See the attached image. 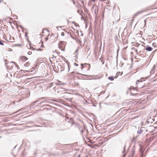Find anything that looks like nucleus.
Here are the masks:
<instances>
[{"instance_id":"29","label":"nucleus","mask_w":157,"mask_h":157,"mask_svg":"<svg viewBox=\"0 0 157 157\" xmlns=\"http://www.w3.org/2000/svg\"><path fill=\"white\" fill-rule=\"evenodd\" d=\"M53 57H54V56L53 55Z\"/></svg>"},{"instance_id":"13","label":"nucleus","mask_w":157,"mask_h":157,"mask_svg":"<svg viewBox=\"0 0 157 157\" xmlns=\"http://www.w3.org/2000/svg\"><path fill=\"white\" fill-rule=\"evenodd\" d=\"M49 35H48V36H49ZM48 37H45V40L46 41H47V40H48Z\"/></svg>"},{"instance_id":"24","label":"nucleus","mask_w":157,"mask_h":157,"mask_svg":"<svg viewBox=\"0 0 157 157\" xmlns=\"http://www.w3.org/2000/svg\"><path fill=\"white\" fill-rule=\"evenodd\" d=\"M81 36H83V34H81Z\"/></svg>"},{"instance_id":"5","label":"nucleus","mask_w":157,"mask_h":157,"mask_svg":"<svg viewBox=\"0 0 157 157\" xmlns=\"http://www.w3.org/2000/svg\"><path fill=\"white\" fill-rule=\"evenodd\" d=\"M153 48L149 46H147L145 50L148 51H152Z\"/></svg>"},{"instance_id":"23","label":"nucleus","mask_w":157,"mask_h":157,"mask_svg":"<svg viewBox=\"0 0 157 157\" xmlns=\"http://www.w3.org/2000/svg\"><path fill=\"white\" fill-rule=\"evenodd\" d=\"M141 151V152H142V154H143L144 152L143 151Z\"/></svg>"},{"instance_id":"33","label":"nucleus","mask_w":157,"mask_h":157,"mask_svg":"<svg viewBox=\"0 0 157 157\" xmlns=\"http://www.w3.org/2000/svg\"><path fill=\"white\" fill-rule=\"evenodd\" d=\"M118 74V73H117V75Z\"/></svg>"},{"instance_id":"18","label":"nucleus","mask_w":157,"mask_h":157,"mask_svg":"<svg viewBox=\"0 0 157 157\" xmlns=\"http://www.w3.org/2000/svg\"><path fill=\"white\" fill-rule=\"evenodd\" d=\"M84 65H88L89 66H90V65L89 64H86V63H85L84 64Z\"/></svg>"},{"instance_id":"30","label":"nucleus","mask_w":157,"mask_h":157,"mask_svg":"<svg viewBox=\"0 0 157 157\" xmlns=\"http://www.w3.org/2000/svg\"><path fill=\"white\" fill-rule=\"evenodd\" d=\"M52 35H53V34H52V35H51V36H52Z\"/></svg>"},{"instance_id":"10","label":"nucleus","mask_w":157,"mask_h":157,"mask_svg":"<svg viewBox=\"0 0 157 157\" xmlns=\"http://www.w3.org/2000/svg\"><path fill=\"white\" fill-rule=\"evenodd\" d=\"M30 63L29 62L26 63L25 64L24 66L25 67H28Z\"/></svg>"},{"instance_id":"17","label":"nucleus","mask_w":157,"mask_h":157,"mask_svg":"<svg viewBox=\"0 0 157 157\" xmlns=\"http://www.w3.org/2000/svg\"><path fill=\"white\" fill-rule=\"evenodd\" d=\"M74 65L75 66H78V64L77 63H74Z\"/></svg>"},{"instance_id":"28","label":"nucleus","mask_w":157,"mask_h":157,"mask_svg":"<svg viewBox=\"0 0 157 157\" xmlns=\"http://www.w3.org/2000/svg\"><path fill=\"white\" fill-rule=\"evenodd\" d=\"M117 78V77H115V78Z\"/></svg>"},{"instance_id":"26","label":"nucleus","mask_w":157,"mask_h":157,"mask_svg":"<svg viewBox=\"0 0 157 157\" xmlns=\"http://www.w3.org/2000/svg\"><path fill=\"white\" fill-rule=\"evenodd\" d=\"M73 73V72H71V74H72V73Z\"/></svg>"},{"instance_id":"32","label":"nucleus","mask_w":157,"mask_h":157,"mask_svg":"<svg viewBox=\"0 0 157 157\" xmlns=\"http://www.w3.org/2000/svg\"><path fill=\"white\" fill-rule=\"evenodd\" d=\"M1 1L0 0V2H1Z\"/></svg>"},{"instance_id":"12","label":"nucleus","mask_w":157,"mask_h":157,"mask_svg":"<svg viewBox=\"0 0 157 157\" xmlns=\"http://www.w3.org/2000/svg\"><path fill=\"white\" fill-rule=\"evenodd\" d=\"M81 66H82V69L84 67L83 66V64L82 63H81Z\"/></svg>"},{"instance_id":"25","label":"nucleus","mask_w":157,"mask_h":157,"mask_svg":"<svg viewBox=\"0 0 157 157\" xmlns=\"http://www.w3.org/2000/svg\"><path fill=\"white\" fill-rule=\"evenodd\" d=\"M21 110V109L19 110L18 111H17V112H19V111H20V110Z\"/></svg>"},{"instance_id":"8","label":"nucleus","mask_w":157,"mask_h":157,"mask_svg":"<svg viewBox=\"0 0 157 157\" xmlns=\"http://www.w3.org/2000/svg\"><path fill=\"white\" fill-rule=\"evenodd\" d=\"M129 89H130V90H136V88L133 87L132 86H131L130 87Z\"/></svg>"},{"instance_id":"4","label":"nucleus","mask_w":157,"mask_h":157,"mask_svg":"<svg viewBox=\"0 0 157 157\" xmlns=\"http://www.w3.org/2000/svg\"><path fill=\"white\" fill-rule=\"evenodd\" d=\"M20 58L23 62H25L26 60H28V59L25 56L20 57Z\"/></svg>"},{"instance_id":"6","label":"nucleus","mask_w":157,"mask_h":157,"mask_svg":"<svg viewBox=\"0 0 157 157\" xmlns=\"http://www.w3.org/2000/svg\"><path fill=\"white\" fill-rule=\"evenodd\" d=\"M142 11H139L137 12L134 15H133V18H135L136 16H138V15H139V14H140L141 13H142Z\"/></svg>"},{"instance_id":"21","label":"nucleus","mask_w":157,"mask_h":157,"mask_svg":"<svg viewBox=\"0 0 157 157\" xmlns=\"http://www.w3.org/2000/svg\"><path fill=\"white\" fill-rule=\"evenodd\" d=\"M83 130H82L81 132V133L82 134V133L83 132Z\"/></svg>"},{"instance_id":"27","label":"nucleus","mask_w":157,"mask_h":157,"mask_svg":"<svg viewBox=\"0 0 157 157\" xmlns=\"http://www.w3.org/2000/svg\"><path fill=\"white\" fill-rule=\"evenodd\" d=\"M35 103H36V101H35L34 102Z\"/></svg>"},{"instance_id":"7","label":"nucleus","mask_w":157,"mask_h":157,"mask_svg":"<svg viewBox=\"0 0 157 157\" xmlns=\"http://www.w3.org/2000/svg\"><path fill=\"white\" fill-rule=\"evenodd\" d=\"M65 84V83H62L60 81H59V82L56 83V85H59V86H60L61 85H64Z\"/></svg>"},{"instance_id":"14","label":"nucleus","mask_w":157,"mask_h":157,"mask_svg":"<svg viewBox=\"0 0 157 157\" xmlns=\"http://www.w3.org/2000/svg\"><path fill=\"white\" fill-rule=\"evenodd\" d=\"M61 35L62 36H64V33L63 32H62L61 33Z\"/></svg>"},{"instance_id":"9","label":"nucleus","mask_w":157,"mask_h":157,"mask_svg":"<svg viewBox=\"0 0 157 157\" xmlns=\"http://www.w3.org/2000/svg\"><path fill=\"white\" fill-rule=\"evenodd\" d=\"M108 79L111 81H113L114 80V77L113 76L109 77L108 78Z\"/></svg>"},{"instance_id":"22","label":"nucleus","mask_w":157,"mask_h":157,"mask_svg":"<svg viewBox=\"0 0 157 157\" xmlns=\"http://www.w3.org/2000/svg\"><path fill=\"white\" fill-rule=\"evenodd\" d=\"M77 55H76L75 56L77 58Z\"/></svg>"},{"instance_id":"15","label":"nucleus","mask_w":157,"mask_h":157,"mask_svg":"<svg viewBox=\"0 0 157 157\" xmlns=\"http://www.w3.org/2000/svg\"><path fill=\"white\" fill-rule=\"evenodd\" d=\"M32 54V52L31 51H29L28 52V54L30 55Z\"/></svg>"},{"instance_id":"11","label":"nucleus","mask_w":157,"mask_h":157,"mask_svg":"<svg viewBox=\"0 0 157 157\" xmlns=\"http://www.w3.org/2000/svg\"><path fill=\"white\" fill-rule=\"evenodd\" d=\"M143 131V130L141 129H140V130H139L137 131V133H138V134H141V133H142V132Z\"/></svg>"},{"instance_id":"2","label":"nucleus","mask_w":157,"mask_h":157,"mask_svg":"<svg viewBox=\"0 0 157 157\" xmlns=\"http://www.w3.org/2000/svg\"><path fill=\"white\" fill-rule=\"evenodd\" d=\"M65 46V44H64V42L63 41H61L58 44L59 48L62 51H64L65 49L64 48H64Z\"/></svg>"},{"instance_id":"20","label":"nucleus","mask_w":157,"mask_h":157,"mask_svg":"<svg viewBox=\"0 0 157 157\" xmlns=\"http://www.w3.org/2000/svg\"><path fill=\"white\" fill-rule=\"evenodd\" d=\"M10 63H14V64H15V63L13 62H10Z\"/></svg>"},{"instance_id":"16","label":"nucleus","mask_w":157,"mask_h":157,"mask_svg":"<svg viewBox=\"0 0 157 157\" xmlns=\"http://www.w3.org/2000/svg\"><path fill=\"white\" fill-rule=\"evenodd\" d=\"M0 44L1 45H4V44L2 42H1V41H0Z\"/></svg>"},{"instance_id":"19","label":"nucleus","mask_w":157,"mask_h":157,"mask_svg":"<svg viewBox=\"0 0 157 157\" xmlns=\"http://www.w3.org/2000/svg\"><path fill=\"white\" fill-rule=\"evenodd\" d=\"M125 146L124 145V151H123V152H124V151L125 150Z\"/></svg>"},{"instance_id":"3","label":"nucleus","mask_w":157,"mask_h":157,"mask_svg":"<svg viewBox=\"0 0 157 157\" xmlns=\"http://www.w3.org/2000/svg\"><path fill=\"white\" fill-rule=\"evenodd\" d=\"M147 77H146L145 78H141L140 80H137V82H136V85H137L138 82H142L143 81H144L145 80V78L147 79Z\"/></svg>"},{"instance_id":"31","label":"nucleus","mask_w":157,"mask_h":157,"mask_svg":"<svg viewBox=\"0 0 157 157\" xmlns=\"http://www.w3.org/2000/svg\"><path fill=\"white\" fill-rule=\"evenodd\" d=\"M123 156H125V155H124V154H123Z\"/></svg>"},{"instance_id":"1","label":"nucleus","mask_w":157,"mask_h":157,"mask_svg":"<svg viewBox=\"0 0 157 157\" xmlns=\"http://www.w3.org/2000/svg\"><path fill=\"white\" fill-rule=\"evenodd\" d=\"M135 45L137 48H132V49H135L137 53H139L141 52H144L145 49V46H143V44L136 43Z\"/></svg>"}]
</instances>
